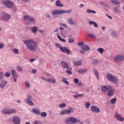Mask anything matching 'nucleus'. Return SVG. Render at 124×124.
<instances>
[{"label": "nucleus", "mask_w": 124, "mask_h": 124, "mask_svg": "<svg viewBox=\"0 0 124 124\" xmlns=\"http://www.w3.org/2000/svg\"><path fill=\"white\" fill-rule=\"evenodd\" d=\"M61 65L62 67L65 68L66 69H69V70H72V69L69 67L68 63L64 61L61 62Z\"/></svg>", "instance_id": "9b49d317"}, {"label": "nucleus", "mask_w": 124, "mask_h": 124, "mask_svg": "<svg viewBox=\"0 0 124 124\" xmlns=\"http://www.w3.org/2000/svg\"><path fill=\"white\" fill-rule=\"evenodd\" d=\"M74 40L71 38L69 39V43H74Z\"/></svg>", "instance_id": "5fc2aeb1"}, {"label": "nucleus", "mask_w": 124, "mask_h": 124, "mask_svg": "<svg viewBox=\"0 0 124 124\" xmlns=\"http://www.w3.org/2000/svg\"><path fill=\"white\" fill-rule=\"evenodd\" d=\"M65 123L67 124H76V123H80V120H78L77 118L73 117H70L66 119Z\"/></svg>", "instance_id": "7ed1b4c3"}, {"label": "nucleus", "mask_w": 124, "mask_h": 124, "mask_svg": "<svg viewBox=\"0 0 124 124\" xmlns=\"http://www.w3.org/2000/svg\"><path fill=\"white\" fill-rule=\"evenodd\" d=\"M114 61L116 62H119L120 61V58H119V56L117 55L116 56H115L114 58Z\"/></svg>", "instance_id": "4c0bfd02"}, {"label": "nucleus", "mask_w": 124, "mask_h": 124, "mask_svg": "<svg viewBox=\"0 0 124 124\" xmlns=\"http://www.w3.org/2000/svg\"><path fill=\"white\" fill-rule=\"evenodd\" d=\"M78 72L79 73V74H84V73H87L88 71L87 69H81L78 70Z\"/></svg>", "instance_id": "5701e85b"}, {"label": "nucleus", "mask_w": 124, "mask_h": 124, "mask_svg": "<svg viewBox=\"0 0 124 124\" xmlns=\"http://www.w3.org/2000/svg\"><path fill=\"white\" fill-rule=\"evenodd\" d=\"M10 75H11V74L8 72H6L5 73V76L6 77H10Z\"/></svg>", "instance_id": "8fccbe9b"}, {"label": "nucleus", "mask_w": 124, "mask_h": 124, "mask_svg": "<svg viewBox=\"0 0 124 124\" xmlns=\"http://www.w3.org/2000/svg\"><path fill=\"white\" fill-rule=\"evenodd\" d=\"M24 43L30 51H31L32 52H35L36 51L37 42H35L32 39L25 40Z\"/></svg>", "instance_id": "f257e3e1"}, {"label": "nucleus", "mask_w": 124, "mask_h": 124, "mask_svg": "<svg viewBox=\"0 0 124 124\" xmlns=\"http://www.w3.org/2000/svg\"><path fill=\"white\" fill-rule=\"evenodd\" d=\"M94 23V22H93V21H91L89 22L90 25H93Z\"/></svg>", "instance_id": "774afa93"}, {"label": "nucleus", "mask_w": 124, "mask_h": 124, "mask_svg": "<svg viewBox=\"0 0 124 124\" xmlns=\"http://www.w3.org/2000/svg\"><path fill=\"white\" fill-rule=\"evenodd\" d=\"M35 61V59H30L29 60V62H33Z\"/></svg>", "instance_id": "13d9d810"}, {"label": "nucleus", "mask_w": 124, "mask_h": 124, "mask_svg": "<svg viewBox=\"0 0 124 124\" xmlns=\"http://www.w3.org/2000/svg\"><path fill=\"white\" fill-rule=\"evenodd\" d=\"M93 72L95 75L96 76L97 80H99V76L98 75V71H97L96 69H94L93 70Z\"/></svg>", "instance_id": "c85d7f7f"}, {"label": "nucleus", "mask_w": 124, "mask_h": 124, "mask_svg": "<svg viewBox=\"0 0 124 124\" xmlns=\"http://www.w3.org/2000/svg\"><path fill=\"white\" fill-rule=\"evenodd\" d=\"M2 114H5L6 115H8L9 112V109L8 108H4L1 110Z\"/></svg>", "instance_id": "a878e982"}, {"label": "nucleus", "mask_w": 124, "mask_h": 124, "mask_svg": "<svg viewBox=\"0 0 124 124\" xmlns=\"http://www.w3.org/2000/svg\"><path fill=\"white\" fill-rule=\"evenodd\" d=\"M61 26H62V27H64V28H66V24H65L62 23L61 24Z\"/></svg>", "instance_id": "bf43d9fd"}, {"label": "nucleus", "mask_w": 124, "mask_h": 124, "mask_svg": "<svg viewBox=\"0 0 124 124\" xmlns=\"http://www.w3.org/2000/svg\"><path fill=\"white\" fill-rule=\"evenodd\" d=\"M111 35L113 37H117V32L115 31H113L111 33Z\"/></svg>", "instance_id": "37998d69"}, {"label": "nucleus", "mask_w": 124, "mask_h": 124, "mask_svg": "<svg viewBox=\"0 0 124 124\" xmlns=\"http://www.w3.org/2000/svg\"><path fill=\"white\" fill-rule=\"evenodd\" d=\"M118 58H119L120 61H124V55H118Z\"/></svg>", "instance_id": "ea45409f"}, {"label": "nucleus", "mask_w": 124, "mask_h": 124, "mask_svg": "<svg viewBox=\"0 0 124 124\" xmlns=\"http://www.w3.org/2000/svg\"><path fill=\"white\" fill-rule=\"evenodd\" d=\"M65 106H66V105H65V104L62 103L60 104L59 107H60V108H64Z\"/></svg>", "instance_id": "c03bdc74"}, {"label": "nucleus", "mask_w": 124, "mask_h": 124, "mask_svg": "<svg viewBox=\"0 0 124 124\" xmlns=\"http://www.w3.org/2000/svg\"><path fill=\"white\" fill-rule=\"evenodd\" d=\"M116 101H117V99H116V98H114L111 100L110 102L111 103H112V104H115Z\"/></svg>", "instance_id": "79ce46f5"}, {"label": "nucleus", "mask_w": 124, "mask_h": 124, "mask_svg": "<svg viewBox=\"0 0 124 124\" xmlns=\"http://www.w3.org/2000/svg\"><path fill=\"white\" fill-rule=\"evenodd\" d=\"M93 25L94 27H95V28H97V24H96V23L94 22Z\"/></svg>", "instance_id": "69168bd1"}, {"label": "nucleus", "mask_w": 124, "mask_h": 124, "mask_svg": "<svg viewBox=\"0 0 124 124\" xmlns=\"http://www.w3.org/2000/svg\"><path fill=\"white\" fill-rule=\"evenodd\" d=\"M17 71H22L23 70V68L21 67V66H18L17 67Z\"/></svg>", "instance_id": "3c124183"}, {"label": "nucleus", "mask_w": 124, "mask_h": 124, "mask_svg": "<svg viewBox=\"0 0 124 124\" xmlns=\"http://www.w3.org/2000/svg\"><path fill=\"white\" fill-rule=\"evenodd\" d=\"M3 48V44L0 43V49H2Z\"/></svg>", "instance_id": "680f3d73"}, {"label": "nucleus", "mask_w": 124, "mask_h": 124, "mask_svg": "<svg viewBox=\"0 0 124 124\" xmlns=\"http://www.w3.org/2000/svg\"><path fill=\"white\" fill-rule=\"evenodd\" d=\"M32 111L33 113L36 114V115H40V110L39 109H35V108H33Z\"/></svg>", "instance_id": "b1692460"}, {"label": "nucleus", "mask_w": 124, "mask_h": 124, "mask_svg": "<svg viewBox=\"0 0 124 124\" xmlns=\"http://www.w3.org/2000/svg\"><path fill=\"white\" fill-rule=\"evenodd\" d=\"M115 93V88L113 87V86L110 85V87L108 90V92L107 93L108 96L111 97V96H113L114 95V93Z\"/></svg>", "instance_id": "1a4fd4ad"}, {"label": "nucleus", "mask_w": 124, "mask_h": 124, "mask_svg": "<svg viewBox=\"0 0 124 124\" xmlns=\"http://www.w3.org/2000/svg\"><path fill=\"white\" fill-rule=\"evenodd\" d=\"M78 46H83L84 45V42H81L78 43Z\"/></svg>", "instance_id": "864d4df0"}, {"label": "nucleus", "mask_w": 124, "mask_h": 124, "mask_svg": "<svg viewBox=\"0 0 124 124\" xmlns=\"http://www.w3.org/2000/svg\"><path fill=\"white\" fill-rule=\"evenodd\" d=\"M32 73H33V74H34V73H36V70L35 69H33L32 70Z\"/></svg>", "instance_id": "0e129e2a"}, {"label": "nucleus", "mask_w": 124, "mask_h": 124, "mask_svg": "<svg viewBox=\"0 0 124 124\" xmlns=\"http://www.w3.org/2000/svg\"><path fill=\"white\" fill-rule=\"evenodd\" d=\"M16 113V109L13 108L12 109H9L8 114H15Z\"/></svg>", "instance_id": "c756f323"}, {"label": "nucleus", "mask_w": 124, "mask_h": 124, "mask_svg": "<svg viewBox=\"0 0 124 124\" xmlns=\"http://www.w3.org/2000/svg\"><path fill=\"white\" fill-rule=\"evenodd\" d=\"M75 98H77L78 97H83L84 96V94H78L73 95Z\"/></svg>", "instance_id": "72a5a7b5"}, {"label": "nucleus", "mask_w": 124, "mask_h": 124, "mask_svg": "<svg viewBox=\"0 0 124 124\" xmlns=\"http://www.w3.org/2000/svg\"><path fill=\"white\" fill-rule=\"evenodd\" d=\"M62 82H63L65 84H66V85H68V84H69L68 81H67L65 78H62Z\"/></svg>", "instance_id": "a18cd8bd"}, {"label": "nucleus", "mask_w": 124, "mask_h": 124, "mask_svg": "<svg viewBox=\"0 0 124 124\" xmlns=\"http://www.w3.org/2000/svg\"><path fill=\"white\" fill-rule=\"evenodd\" d=\"M88 36H89V37H91V38H93V39H95V38H96V35L93 33H90L89 34H88Z\"/></svg>", "instance_id": "473e14b6"}, {"label": "nucleus", "mask_w": 124, "mask_h": 124, "mask_svg": "<svg viewBox=\"0 0 124 124\" xmlns=\"http://www.w3.org/2000/svg\"><path fill=\"white\" fill-rule=\"evenodd\" d=\"M106 77L109 81H111V82H113V83H115L118 82V78L109 73L107 74Z\"/></svg>", "instance_id": "20e7f679"}, {"label": "nucleus", "mask_w": 124, "mask_h": 124, "mask_svg": "<svg viewBox=\"0 0 124 124\" xmlns=\"http://www.w3.org/2000/svg\"><path fill=\"white\" fill-rule=\"evenodd\" d=\"M33 124H41V122L38 121H35Z\"/></svg>", "instance_id": "4d7b16f0"}, {"label": "nucleus", "mask_w": 124, "mask_h": 124, "mask_svg": "<svg viewBox=\"0 0 124 124\" xmlns=\"http://www.w3.org/2000/svg\"><path fill=\"white\" fill-rule=\"evenodd\" d=\"M97 51L99 52V53L102 54V53H103V52H104V49H103L101 47H100L97 49Z\"/></svg>", "instance_id": "e433bc0d"}, {"label": "nucleus", "mask_w": 124, "mask_h": 124, "mask_svg": "<svg viewBox=\"0 0 124 124\" xmlns=\"http://www.w3.org/2000/svg\"><path fill=\"white\" fill-rule=\"evenodd\" d=\"M82 50H84V51H90V47L88 46V45H85L83 46L82 47Z\"/></svg>", "instance_id": "cd10ccee"}, {"label": "nucleus", "mask_w": 124, "mask_h": 124, "mask_svg": "<svg viewBox=\"0 0 124 124\" xmlns=\"http://www.w3.org/2000/svg\"><path fill=\"white\" fill-rule=\"evenodd\" d=\"M13 122L15 124H20L21 123L20 117L17 116H14L13 118Z\"/></svg>", "instance_id": "ddd939ff"}, {"label": "nucleus", "mask_w": 124, "mask_h": 124, "mask_svg": "<svg viewBox=\"0 0 124 124\" xmlns=\"http://www.w3.org/2000/svg\"><path fill=\"white\" fill-rule=\"evenodd\" d=\"M1 19L2 20H7V19H10V15L7 13H4L3 16H2Z\"/></svg>", "instance_id": "dca6fc26"}, {"label": "nucleus", "mask_w": 124, "mask_h": 124, "mask_svg": "<svg viewBox=\"0 0 124 124\" xmlns=\"http://www.w3.org/2000/svg\"><path fill=\"white\" fill-rule=\"evenodd\" d=\"M46 18H50V15H49L48 14H46Z\"/></svg>", "instance_id": "e2e57ef3"}, {"label": "nucleus", "mask_w": 124, "mask_h": 124, "mask_svg": "<svg viewBox=\"0 0 124 124\" xmlns=\"http://www.w3.org/2000/svg\"><path fill=\"white\" fill-rule=\"evenodd\" d=\"M4 4L7 8H12V7H14V2L11 1L10 0H4Z\"/></svg>", "instance_id": "39448f33"}, {"label": "nucleus", "mask_w": 124, "mask_h": 124, "mask_svg": "<svg viewBox=\"0 0 124 124\" xmlns=\"http://www.w3.org/2000/svg\"><path fill=\"white\" fill-rule=\"evenodd\" d=\"M74 81L75 84H78V82H79L78 78H75Z\"/></svg>", "instance_id": "6e6d98bb"}, {"label": "nucleus", "mask_w": 124, "mask_h": 124, "mask_svg": "<svg viewBox=\"0 0 124 124\" xmlns=\"http://www.w3.org/2000/svg\"><path fill=\"white\" fill-rule=\"evenodd\" d=\"M109 88H110V85L109 86H101V90L102 92H105L108 91Z\"/></svg>", "instance_id": "2eb2a0df"}, {"label": "nucleus", "mask_w": 124, "mask_h": 124, "mask_svg": "<svg viewBox=\"0 0 124 124\" xmlns=\"http://www.w3.org/2000/svg\"><path fill=\"white\" fill-rule=\"evenodd\" d=\"M98 62H99L98 60H93L92 62V64L95 65V64H97V63H98Z\"/></svg>", "instance_id": "58836bf2"}, {"label": "nucleus", "mask_w": 124, "mask_h": 124, "mask_svg": "<svg viewBox=\"0 0 124 124\" xmlns=\"http://www.w3.org/2000/svg\"><path fill=\"white\" fill-rule=\"evenodd\" d=\"M66 73H68V75H71L72 74L71 70L68 69L66 71Z\"/></svg>", "instance_id": "de8ad7c7"}, {"label": "nucleus", "mask_w": 124, "mask_h": 124, "mask_svg": "<svg viewBox=\"0 0 124 124\" xmlns=\"http://www.w3.org/2000/svg\"><path fill=\"white\" fill-rule=\"evenodd\" d=\"M86 12L87 13H93V14H95V13H96V12L90 9H87Z\"/></svg>", "instance_id": "7c9ffc66"}, {"label": "nucleus", "mask_w": 124, "mask_h": 124, "mask_svg": "<svg viewBox=\"0 0 124 124\" xmlns=\"http://www.w3.org/2000/svg\"><path fill=\"white\" fill-rule=\"evenodd\" d=\"M90 106H91V103H90V102H86L85 104L86 108H87V109H89V108H90Z\"/></svg>", "instance_id": "a19ab883"}, {"label": "nucleus", "mask_w": 124, "mask_h": 124, "mask_svg": "<svg viewBox=\"0 0 124 124\" xmlns=\"http://www.w3.org/2000/svg\"><path fill=\"white\" fill-rule=\"evenodd\" d=\"M74 112V108H69L68 109H64L62 110L60 114L62 116L63 115L69 114L71 113Z\"/></svg>", "instance_id": "423d86ee"}, {"label": "nucleus", "mask_w": 124, "mask_h": 124, "mask_svg": "<svg viewBox=\"0 0 124 124\" xmlns=\"http://www.w3.org/2000/svg\"><path fill=\"white\" fill-rule=\"evenodd\" d=\"M57 37L59 39V40H60V41H62V42H65V39L62 38V37H61V36L58 35Z\"/></svg>", "instance_id": "c9c22d12"}, {"label": "nucleus", "mask_w": 124, "mask_h": 124, "mask_svg": "<svg viewBox=\"0 0 124 124\" xmlns=\"http://www.w3.org/2000/svg\"><path fill=\"white\" fill-rule=\"evenodd\" d=\"M80 53L81 54H85V50H80Z\"/></svg>", "instance_id": "338daca9"}, {"label": "nucleus", "mask_w": 124, "mask_h": 124, "mask_svg": "<svg viewBox=\"0 0 124 124\" xmlns=\"http://www.w3.org/2000/svg\"><path fill=\"white\" fill-rule=\"evenodd\" d=\"M77 86H80L82 85V83L81 82H78L77 84Z\"/></svg>", "instance_id": "052dcab7"}, {"label": "nucleus", "mask_w": 124, "mask_h": 124, "mask_svg": "<svg viewBox=\"0 0 124 124\" xmlns=\"http://www.w3.org/2000/svg\"><path fill=\"white\" fill-rule=\"evenodd\" d=\"M51 14L53 16L61 15V14H62V10H53L51 12Z\"/></svg>", "instance_id": "9d476101"}, {"label": "nucleus", "mask_w": 124, "mask_h": 124, "mask_svg": "<svg viewBox=\"0 0 124 124\" xmlns=\"http://www.w3.org/2000/svg\"><path fill=\"white\" fill-rule=\"evenodd\" d=\"M31 98H32V96H31V95H28L27 98L24 100V101L27 103V104H28V105H30V106H33L34 104L32 101H31Z\"/></svg>", "instance_id": "0eeeda50"}, {"label": "nucleus", "mask_w": 124, "mask_h": 124, "mask_svg": "<svg viewBox=\"0 0 124 124\" xmlns=\"http://www.w3.org/2000/svg\"><path fill=\"white\" fill-rule=\"evenodd\" d=\"M56 6H58L59 7H62L64 6L63 4H62V2H61V1H60V0H57L56 1Z\"/></svg>", "instance_id": "6ab92c4d"}, {"label": "nucleus", "mask_w": 124, "mask_h": 124, "mask_svg": "<svg viewBox=\"0 0 124 124\" xmlns=\"http://www.w3.org/2000/svg\"><path fill=\"white\" fill-rule=\"evenodd\" d=\"M115 118L119 121V122H124V118L121 117V115L118 114V112H116L114 116Z\"/></svg>", "instance_id": "4468645a"}, {"label": "nucleus", "mask_w": 124, "mask_h": 124, "mask_svg": "<svg viewBox=\"0 0 124 124\" xmlns=\"http://www.w3.org/2000/svg\"><path fill=\"white\" fill-rule=\"evenodd\" d=\"M46 82H48V83H52V84H56V79L54 78H47Z\"/></svg>", "instance_id": "f3484780"}, {"label": "nucleus", "mask_w": 124, "mask_h": 124, "mask_svg": "<svg viewBox=\"0 0 124 124\" xmlns=\"http://www.w3.org/2000/svg\"><path fill=\"white\" fill-rule=\"evenodd\" d=\"M30 29H32V32H33V33H36V32H37V27H33L30 28Z\"/></svg>", "instance_id": "2f4dec72"}, {"label": "nucleus", "mask_w": 124, "mask_h": 124, "mask_svg": "<svg viewBox=\"0 0 124 124\" xmlns=\"http://www.w3.org/2000/svg\"><path fill=\"white\" fill-rule=\"evenodd\" d=\"M74 65L76 66H79V65H82V62L81 61H76L73 62Z\"/></svg>", "instance_id": "bb28decb"}, {"label": "nucleus", "mask_w": 124, "mask_h": 124, "mask_svg": "<svg viewBox=\"0 0 124 124\" xmlns=\"http://www.w3.org/2000/svg\"><path fill=\"white\" fill-rule=\"evenodd\" d=\"M55 46L57 48H59L61 52H62V53H65V54H67V55H70V54L71 53V51L67 49L65 46L62 47V46L59 43H56Z\"/></svg>", "instance_id": "f03ea898"}, {"label": "nucleus", "mask_w": 124, "mask_h": 124, "mask_svg": "<svg viewBox=\"0 0 124 124\" xmlns=\"http://www.w3.org/2000/svg\"><path fill=\"white\" fill-rule=\"evenodd\" d=\"M62 14H64V13H66L67 14H69V13H71L72 12V10L68 9L66 11L62 10Z\"/></svg>", "instance_id": "393cba45"}, {"label": "nucleus", "mask_w": 124, "mask_h": 124, "mask_svg": "<svg viewBox=\"0 0 124 124\" xmlns=\"http://www.w3.org/2000/svg\"><path fill=\"white\" fill-rule=\"evenodd\" d=\"M25 85H26V87L27 88H30L31 87V85L30 84V83H29V82L25 81Z\"/></svg>", "instance_id": "49530a36"}, {"label": "nucleus", "mask_w": 124, "mask_h": 124, "mask_svg": "<svg viewBox=\"0 0 124 124\" xmlns=\"http://www.w3.org/2000/svg\"><path fill=\"white\" fill-rule=\"evenodd\" d=\"M6 85H7V82L6 81H2L0 85V88L3 89Z\"/></svg>", "instance_id": "aec40b11"}, {"label": "nucleus", "mask_w": 124, "mask_h": 124, "mask_svg": "<svg viewBox=\"0 0 124 124\" xmlns=\"http://www.w3.org/2000/svg\"><path fill=\"white\" fill-rule=\"evenodd\" d=\"M14 53H16V54H19V51L18 49L15 48L13 49Z\"/></svg>", "instance_id": "603ef678"}, {"label": "nucleus", "mask_w": 124, "mask_h": 124, "mask_svg": "<svg viewBox=\"0 0 124 124\" xmlns=\"http://www.w3.org/2000/svg\"><path fill=\"white\" fill-rule=\"evenodd\" d=\"M91 110L93 113H99L100 112V109L96 106H92L91 108Z\"/></svg>", "instance_id": "f8f14e48"}, {"label": "nucleus", "mask_w": 124, "mask_h": 124, "mask_svg": "<svg viewBox=\"0 0 124 124\" xmlns=\"http://www.w3.org/2000/svg\"><path fill=\"white\" fill-rule=\"evenodd\" d=\"M41 117L42 118H45L47 117V113L45 112H42L41 113Z\"/></svg>", "instance_id": "f704fd0d"}, {"label": "nucleus", "mask_w": 124, "mask_h": 124, "mask_svg": "<svg viewBox=\"0 0 124 124\" xmlns=\"http://www.w3.org/2000/svg\"><path fill=\"white\" fill-rule=\"evenodd\" d=\"M4 77V74L2 72H0V79H3Z\"/></svg>", "instance_id": "09e8293b"}, {"label": "nucleus", "mask_w": 124, "mask_h": 124, "mask_svg": "<svg viewBox=\"0 0 124 124\" xmlns=\"http://www.w3.org/2000/svg\"><path fill=\"white\" fill-rule=\"evenodd\" d=\"M23 19L25 21H28V23H34L35 22L34 18L28 15L25 16Z\"/></svg>", "instance_id": "6e6552de"}, {"label": "nucleus", "mask_w": 124, "mask_h": 124, "mask_svg": "<svg viewBox=\"0 0 124 124\" xmlns=\"http://www.w3.org/2000/svg\"><path fill=\"white\" fill-rule=\"evenodd\" d=\"M11 74L13 78L16 77L17 78L18 77V75H17V73L15 70H12L11 71Z\"/></svg>", "instance_id": "4be33fe9"}, {"label": "nucleus", "mask_w": 124, "mask_h": 124, "mask_svg": "<svg viewBox=\"0 0 124 124\" xmlns=\"http://www.w3.org/2000/svg\"><path fill=\"white\" fill-rule=\"evenodd\" d=\"M111 1L112 3L116 5L117 7H120V1L117 0H111Z\"/></svg>", "instance_id": "a211bd4d"}, {"label": "nucleus", "mask_w": 124, "mask_h": 124, "mask_svg": "<svg viewBox=\"0 0 124 124\" xmlns=\"http://www.w3.org/2000/svg\"><path fill=\"white\" fill-rule=\"evenodd\" d=\"M68 22L70 25H76V22L75 21H74L72 18H69L68 19Z\"/></svg>", "instance_id": "412c9836"}]
</instances>
